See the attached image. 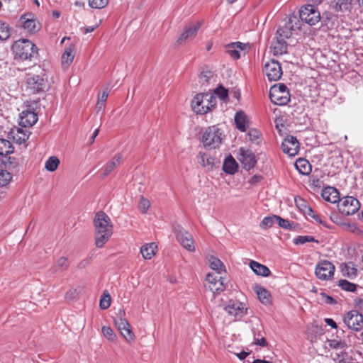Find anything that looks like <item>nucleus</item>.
<instances>
[{"label": "nucleus", "mask_w": 363, "mask_h": 363, "mask_svg": "<svg viewBox=\"0 0 363 363\" xmlns=\"http://www.w3.org/2000/svg\"><path fill=\"white\" fill-rule=\"evenodd\" d=\"M343 323L354 332L363 330V315L357 310H351L343 315Z\"/></svg>", "instance_id": "5"}, {"label": "nucleus", "mask_w": 363, "mask_h": 363, "mask_svg": "<svg viewBox=\"0 0 363 363\" xmlns=\"http://www.w3.org/2000/svg\"><path fill=\"white\" fill-rule=\"evenodd\" d=\"M256 292L259 301L267 305L271 302V295L269 292L262 286L256 287Z\"/></svg>", "instance_id": "34"}, {"label": "nucleus", "mask_w": 363, "mask_h": 363, "mask_svg": "<svg viewBox=\"0 0 363 363\" xmlns=\"http://www.w3.org/2000/svg\"><path fill=\"white\" fill-rule=\"evenodd\" d=\"M108 3V0H89V5L94 9H103Z\"/></svg>", "instance_id": "52"}, {"label": "nucleus", "mask_w": 363, "mask_h": 363, "mask_svg": "<svg viewBox=\"0 0 363 363\" xmlns=\"http://www.w3.org/2000/svg\"><path fill=\"white\" fill-rule=\"evenodd\" d=\"M199 163L208 169H212L214 164V159L207 154H201Z\"/></svg>", "instance_id": "42"}, {"label": "nucleus", "mask_w": 363, "mask_h": 363, "mask_svg": "<svg viewBox=\"0 0 363 363\" xmlns=\"http://www.w3.org/2000/svg\"><path fill=\"white\" fill-rule=\"evenodd\" d=\"M247 135L252 143L259 145L262 142V134L257 129H250L247 133Z\"/></svg>", "instance_id": "44"}, {"label": "nucleus", "mask_w": 363, "mask_h": 363, "mask_svg": "<svg viewBox=\"0 0 363 363\" xmlns=\"http://www.w3.org/2000/svg\"><path fill=\"white\" fill-rule=\"evenodd\" d=\"M296 169L303 175H308L311 172V165L308 160L298 158L295 162Z\"/></svg>", "instance_id": "31"}, {"label": "nucleus", "mask_w": 363, "mask_h": 363, "mask_svg": "<svg viewBox=\"0 0 363 363\" xmlns=\"http://www.w3.org/2000/svg\"><path fill=\"white\" fill-rule=\"evenodd\" d=\"M223 310L226 311L229 315L233 316L235 319H240L247 313V308L245 304L233 300H230L223 307Z\"/></svg>", "instance_id": "12"}, {"label": "nucleus", "mask_w": 363, "mask_h": 363, "mask_svg": "<svg viewBox=\"0 0 363 363\" xmlns=\"http://www.w3.org/2000/svg\"><path fill=\"white\" fill-rule=\"evenodd\" d=\"M239 160L241 162L243 167L247 170L253 168L257 163L255 154L251 150H245L243 148H240V150Z\"/></svg>", "instance_id": "17"}, {"label": "nucleus", "mask_w": 363, "mask_h": 363, "mask_svg": "<svg viewBox=\"0 0 363 363\" xmlns=\"http://www.w3.org/2000/svg\"><path fill=\"white\" fill-rule=\"evenodd\" d=\"M277 216H267L263 218L260 223V228L262 229H267L273 226L276 223Z\"/></svg>", "instance_id": "46"}, {"label": "nucleus", "mask_w": 363, "mask_h": 363, "mask_svg": "<svg viewBox=\"0 0 363 363\" xmlns=\"http://www.w3.org/2000/svg\"><path fill=\"white\" fill-rule=\"evenodd\" d=\"M262 179V177L260 175H254L250 180V183L251 184H255L259 182Z\"/></svg>", "instance_id": "64"}, {"label": "nucleus", "mask_w": 363, "mask_h": 363, "mask_svg": "<svg viewBox=\"0 0 363 363\" xmlns=\"http://www.w3.org/2000/svg\"><path fill=\"white\" fill-rule=\"evenodd\" d=\"M122 160L121 155H115L111 160L108 161L104 167V172L102 177H105L108 176L116 167L118 165Z\"/></svg>", "instance_id": "29"}, {"label": "nucleus", "mask_w": 363, "mask_h": 363, "mask_svg": "<svg viewBox=\"0 0 363 363\" xmlns=\"http://www.w3.org/2000/svg\"><path fill=\"white\" fill-rule=\"evenodd\" d=\"M301 211L307 216L311 217L313 214H315V213L312 209V208L308 205H304V208H301Z\"/></svg>", "instance_id": "61"}, {"label": "nucleus", "mask_w": 363, "mask_h": 363, "mask_svg": "<svg viewBox=\"0 0 363 363\" xmlns=\"http://www.w3.org/2000/svg\"><path fill=\"white\" fill-rule=\"evenodd\" d=\"M320 296L321 297V301L326 304L335 305L337 303L336 299L330 296H328L324 292H321Z\"/></svg>", "instance_id": "56"}, {"label": "nucleus", "mask_w": 363, "mask_h": 363, "mask_svg": "<svg viewBox=\"0 0 363 363\" xmlns=\"http://www.w3.org/2000/svg\"><path fill=\"white\" fill-rule=\"evenodd\" d=\"M2 163L5 168L8 169L11 174L18 171L19 162L18 159L14 157L6 155L2 160Z\"/></svg>", "instance_id": "30"}, {"label": "nucleus", "mask_w": 363, "mask_h": 363, "mask_svg": "<svg viewBox=\"0 0 363 363\" xmlns=\"http://www.w3.org/2000/svg\"><path fill=\"white\" fill-rule=\"evenodd\" d=\"M329 345L334 349H339L343 347L344 343L336 340H333L330 342Z\"/></svg>", "instance_id": "60"}, {"label": "nucleus", "mask_w": 363, "mask_h": 363, "mask_svg": "<svg viewBox=\"0 0 363 363\" xmlns=\"http://www.w3.org/2000/svg\"><path fill=\"white\" fill-rule=\"evenodd\" d=\"M234 119L236 128L241 132H245L248 123L246 114L242 111H238L235 115Z\"/></svg>", "instance_id": "26"}, {"label": "nucleus", "mask_w": 363, "mask_h": 363, "mask_svg": "<svg viewBox=\"0 0 363 363\" xmlns=\"http://www.w3.org/2000/svg\"><path fill=\"white\" fill-rule=\"evenodd\" d=\"M342 272L344 276L352 278L357 276V269L354 267L352 262H349L348 264H345L342 267Z\"/></svg>", "instance_id": "38"}, {"label": "nucleus", "mask_w": 363, "mask_h": 363, "mask_svg": "<svg viewBox=\"0 0 363 363\" xmlns=\"http://www.w3.org/2000/svg\"><path fill=\"white\" fill-rule=\"evenodd\" d=\"M351 1L352 0H333L331 4L337 11H345L349 9Z\"/></svg>", "instance_id": "39"}, {"label": "nucleus", "mask_w": 363, "mask_h": 363, "mask_svg": "<svg viewBox=\"0 0 363 363\" xmlns=\"http://www.w3.org/2000/svg\"><path fill=\"white\" fill-rule=\"evenodd\" d=\"M69 267V261L66 257H60L57 259L54 265L55 272H65L68 269Z\"/></svg>", "instance_id": "35"}, {"label": "nucleus", "mask_w": 363, "mask_h": 363, "mask_svg": "<svg viewBox=\"0 0 363 363\" xmlns=\"http://www.w3.org/2000/svg\"><path fill=\"white\" fill-rule=\"evenodd\" d=\"M213 273H208L206 276V280L208 282V288L213 292H220L225 289V279Z\"/></svg>", "instance_id": "14"}, {"label": "nucleus", "mask_w": 363, "mask_h": 363, "mask_svg": "<svg viewBox=\"0 0 363 363\" xmlns=\"http://www.w3.org/2000/svg\"><path fill=\"white\" fill-rule=\"evenodd\" d=\"M201 27V23L196 22L195 23H191L187 26L180 37L177 40V43L182 44L184 41L188 39L193 38L197 33L199 29Z\"/></svg>", "instance_id": "21"}, {"label": "nucleus", "mask_w": 363, "mask_h": 363, "mask_svg": "<svg viewBox=\"0 0 363 363\" xmlns=\"http://www.w3.org/2000/svg\"><path fill=\"white\" fill-rule=\"evenodd\" d=\"M111 297L110 294L106 291L104 292L99 302V306L101 309L106 310L111 306Z\"/></svg>", "instance_id": "47"}, {"label": "nucleus", "mask_w": 363, "mask_h": 363, "mask_svg": "<svg viewBox=\"0 0 363 363\" xmlns=\"http://www.w3.org/2000/svg\"><path fill=\"white\" fill-rule=\"evenodd\" d=\"M250 267L252 270L259 276L268 277L271 274V271L267 266L263 265L256 261H250Z\"/></svg>", "instance_id": "28"}, {"label": "nucleus", "mask_w": 363, "mask_h": 363, "mask_svg": "<svg viewBox=\"0 0 363 363\" xmlns=\"http://www.w3.org/2000/svg\"><path fill=\"white\" fill-rule=\"evenodd\" d=\"M95 231L102 233L105 230L113 231V225L108 216L104 211H99L96 213L94 219Z\"/></svg>", "instance_id": "10"}, {"label": "nucleus", "mask_w": 363, "mask_h": 363, "mask_svg": "<svg viewBox=\"0 0 363 363\" xmlns=\"http://www.w3.org/2000/svg\"><path fill=\"white\" fill-rule=\"evenodd\" d=\"M11 134L16 143L19 145L24 143L29 138V135L22 128H17L16 133L12 131Z\"/></svg>", "instance_id": "36"}, {"label": "nucleus", "mask_w": 363, "mask_h": 363, "mask_svg": "<svg viewBox=\"0 0 363 363\" xmlns=\"http://www.w3.org/2000/svg\"><path fill=\"white\" fill-rule=\"evenodd\" d=\"M276 223H277L279 227L283 228L284 229L291 228V224L290 223L289 220L284 219L279 216H277Z\"/></svg>", "instance_id": "57"}, {"label": "nucleus", "mask_w": 363, "mask_h": 363, "mask_svg": "<svg viewBox=\"0 0 363 363\" xmlns=\"http://www.w3.org/2000/svg\"><path fill=\"white\" fill-rule=\"evenodd\" d=\"M252 333L254 341L253 343L256 345L264 347L268 345V343L264 337V331L263 327L260 324H257L252 328Z\"/></svg>", "instance_id": "23"}, {"label": "nucleus", "mask_w": 363, "mask_h": 363, "mask_svg": "<svg viewBox=\"0 0 363 363\" xmlns=\"http://www.w3.org/2000/svg\"><path fill=\"white\" fill-rule=\"evenodd\" d=\"M248 46L241 42H234L225 45L226 52L234 60H238L240 57V51H245Z\"/></svg>", "instance_id": "20"}, {"label": "nucleus", "mask_w": 363, "mask_h": 363, "mask_svg": "<svg viewBox=\"0 0 363 363\" xmlns=\"http://www.w3.org/2000/svg\"><path fill=\"white\" fill-rule=\"evenodd\" d=\"M102 332L104 335L107 337L110 340H113L115 337V335L113 333V330L110 327L104 326L102 328Z\"/></svg>", "instance_id": "58"}, {"label": "nucleus", "mask_w": 363, "mask_h": 363, "mask_svg": "<svg viewBox=\"0 0 363 363\" xmlns=\"http://www.w3.org/2000/svg\"><path fill=\"white\" fill-rule=\"evenodd\" d=\"M263 71L269 81L279 80L283 74L281 64L274 59L264 64Z\"/></svg>", "instance_id": "9"}, {"label": "nucleus", "mask_w": 363, "mask_h": 363, "mask_svg": "<svg viewBox=\"0 0 363 363\" xmlns=\"http://www.w3.org/2000/svg\"><path fill=\"white\" fill-rule=\"evenodd\" d=\"M12 50L16 56L22 60H31L38 55L34 43L27 39H21L14 43Z\"/></svg>", "instance_id": "2"}, {"label": "nucleus", "mask_w": 363, "mask_h": 363, "mask_svg": "<svg viewBox=\"0 0 363 363\" xmlns=\"http://www.w3.org/2000/svg\"><path fill=\"white\" fill-rule=\"evenodd\" d=\"M335 266L328 260L319 262L315 267V276L321 280H328L330 279L335 272Z\"/></svg>", "instance_id": "11"}, {"label": "nucleus", "mask_w": 363, "mask_h": 363, "mask_svg": "<svg viewBox=\"0 0 363 363\" xmlns=\"http://www.w3.org/2000/svg\"><path fill=\"white\" fill-rule=\"evenodd\" d=\"M23 19V27L29 32H34L36 30V21L34 19L26 18L24 16L21 17Z\"/></svg>", "instance_id": "49"}, {"label": "nucleus", "mask_w": 363, "mask_h": 363, "mask_svg": "<svg viewBox=\"0 0 363 363\" xmlns=\"http://www.w3.org/2000/svg\"><path fill=\"white\" fill-rule=\"evenodd\" d=\"M27 89L31 94L43 92L46 88L45 79L40 75L28 77L26 81Z\"/></svg>", "instance_id": "13"}, {"label": "nucleus", "mask_w": 363, "mask_h": 363, "mask_svg": "<svg viewBox=\"0 0 363 363\" xmlns=\"http://www.w3.org/2000/svg\"><path fill=\"white\" fill-rule=\"evenodd\" d=\"M359 207V201L353 196H345L338 201V211L345 216L354 214Z\"/></svg>", "instance_id": "6"}, {"label": "nucleus", "mask_w": 363, "mask_h": 363, "mask_svg": "<svg viewBox=\"0 0 363 363\" xmlns=\"http://www.w3.org/2000/svg\"><path fill=\"white\" fill-rule=\"evenodd\" d=\"M108 91H104L101 94H99L98 101L105 103L108 98Z\"/></svg>", "instance_id": "63"}, {"label": "nucleus", "mask_w": 363, "mask_h": 363, "mask_svg": "<svg viewBox=\"0 0 363 363\" xmlns=\"http://www.w3.org/2000/svg\"><path fill=\"white\" fill-rule=\"evenodd\" d=\"M213 72L209 70L202 71L199 75V79L201 82L204 84H208L209 80L213 77Z\"/></svg>", "instance_id": "55"}, {"label": "nucleus", "mask_w": 363, "mask_h": 363, "mask_svg": "<svg viewBox=\"0 0 363 363\" xmlns=\"http://www.w3.org/2000/svg\"><path fill=\"white\" fill-rule=\"evenodd\" d=\"M150 206V201L147 199H145L143 196H141L139 204H138V208L140 211L142 213H145L148 208Z\"/></svg>", "instance_id": "53"}, {"label": "nucleus", "mask_w": 363, "mask_h": 363, "mask_svg": "<svg viewBox=\"0 0 363 363\" xmlns=\"http://www.w3.org/2000/svg\"><path fill=\"white\" fill-rule=\"evenodd\" d=\"M38 121L37 114L29 108L20 113V125L22 127L33 126Z\"/></svg>", "instance_id": "22"}, {"label": "nucleus", "mask_w": 363, "mask_h": 363, "mask_svg": "<svg viewBox=\"0 0 363 363\" xmlns=\"http://www.w3.org/2000/svg\"><path fill=\"white\" fill-rule=\"evenodd\" d=\"M300 18L302 21L313 26L320 21V12L313 5L308 4L301 8L299 13Z\"/></svg>", "instance_id": "8"}, {"label": "nucleus", "mask_w": 363, "mask_h": 363, "mask_svg": "<svg viewBox=\"0 0 363 363\" xmlns=\"http://www.w3.org/2000/svg\"><path fill=\"white\" fill-rule=\"evenodd\" d=\"M342 290L349 291V292H354L357 290V285L350 282L346 279H340L338 281L337 284Z\"/></svg>", "instance_id": "41"}, {"label": "nucleus", "mask_w": 363, "mask_h": 363, "mask_svg": "<svg viewBox=\"0 0 363 363\" xmlns=\"http://www.w3.org/2000/svg\"><path fill=\"white\" fill-rule=\"evenodd\" d=\"M214 94H216L222 100H225L228 96V89L221 85H220L214 90Z\"/></svg>", "instance_id": "54"}, {"label": "nucleus", "mask_w": 363, "mask_h": 363, "mask_svg": "<svg viewBox=\"0 0 363 363\" xmlns=\"http://www.w3.org/2000/svg\"><path fill=\"white\" fill-rule=\"evenodd\" d=\"M309 242H318L315 238L311 235H299L294 239V243L296 245H303Z\"/></svg>", "instance_id": "50"}, {"label": "nucleus", "mask_w": 363, "mask_h": 363, "mask_svg": "<svg viewBox=\"0 0 363 363\" xmlns=\"http://www.w3.org/2000/svg\"><path fill=\"white\" fill-rule=\"evenodd\" d=\"M321 196L326 201L335 203L340 200L338 190L333 186H327L322 190Z\"/></svg>", "instance_id": "24"}, {"label": "nucleus", "mask_w": 363, "mask_h": 363, "mask_svg": "<svg viewBox=\"0 0 363 363\" xmlns=\"http://www.w3.org/2000/svg\"><path fill=\"white\" fill-rule=\"evenodd\" d=\"M177 240L184 248L192 252L195 250L192 235L184 229L178 230L176 233Z\"/></svg>", "instance_id": "18"}, {"label": "nucleus", "mask_w": 363, "mask_h": 363, "mask_svg": "<svg viewBox=\"0 0 363 363\" xmlns=\"http://www.w3.org/2000/svg\"><path fill=\"white\" fill-rule=\"evenodd\" d=\"M13 147L8 140L0 138V155H8L12 153Z\"/></svg>", "instance_id": "37"}, {"label": "nucleus", "mask_w": 363, "mask_h": 363, "mask_svg": "<svg viewBox=\"0 0 363 363\" xmlns=\"http://www.w3.org/2000/svg\"><path fill=\"white\" fill-rule=\"evenodd\" d=\"M113 231L105 230L102 233H99L96 232L95 235V244L98 248L102 247L104 244L109 240L111 236L112 235Z\"/></svg>", "instance_id": "32"}, {"label": "nucleus", "mask_w": 363, "mask_h": 363, "mask_svg": "<svg viewBox=\"0 0 363 363\" xmlns=\"http://www.w3.org/2000/svg\"><path fill=\"white\" fill-rule=\"evenodd\" d=\"M216 105V98L210 93L196 94L191 101L193 110L198 114H206Z\"/></svg>", "instance_id": "1"}, {"label": "nucleus", "mask_w": 363, "mask_h": 363, "mask_svg": "<svg viewBox=\"0 0 363 363\" xmlns=\"http://www.w3.org/2000/svg\"><path fill=\"white\" fill-rule=\"evenodd\" d=\"M210 267L215 271H217L218 274H220L223 270H225V266L223 262L218 258L211 257L209 259Z\"/></svg>", "instance_id": "43"}, {"label": "nucleus", "mask_w": 363, "mask_h": 363, "mask_svg": "<svg viewBox=\"0 0 363 363\" xmlns=\"http://www.w3.org/2000/svg\"><path fill=\"white\" fill-rule=\"evenodd\" d=\"M11 172L7 170L0 169V186H4L11 182Z\"/></svg>", "instance_id": "45"}, {"label": "nucleus", "mask_w": 363, "mask_h": 363, "mask_svg": "<svg viewBox=\"0 0 363 363\" xmlns=\"http://www.w3.org/2000/svg\"><path fill=\"white\" fill-rule=\"evenodd\" d=\"M124 315L125 311L120 309L118 317L114 319V323L121 335L127 341H131L134 338V334L131 330L130 325L128 320L124 318Z\"/></svg>", "instance_id": "7"}, {"label": "nucleus", "mask_w": 363, "mask_h": 363, "mask_svg": "<svg viewBox=\"0 0 363 363\" xmlns=\"http://www.w3.org/2000/svg\"><path fill=\"white\" fill-rule=\"evenodd\" d=\"M73 51L71 48H67L62 55V63L69 65L74 59Z\"/></svg>", "instance_id": "48"}, {"label": "nucleus", "mask_w": 363, "mask_h": 363, "mask_svg": "<svg viewBox=\"0 0 363 363\" xmlns=\"http://www.w3.org/2000/svg\"><path fill=\"white\" fill-rule=\"evenodd\" d=\"M223 131L216 125L208 127L203 133L202 143L205 147L216 149L223 140Z\"/></svg>", "instance_id": "3"}, {"label": "nucleus", "mask_w": 363, "mask_h": 363, "mask_svg": "<svg viewBox=\"0 0 363 363\" xmlns=\"http://www.w3.org/2000/svg\"><path fill=\"white\" fill-rule=\"evenodd\" d=\"M322 23L328 29H333L337 24V16L330 13H324Z\"/></svg>", "instance_id": "33"}, {"label": "nucleus", "mask_w": 363, "mask_h": 363, "mask_svg": "<svg viewBox=\"0 0 363 363\" xmlns=\"http://www.w3.org/2000/svg\"><path fill=\"white\" fill-rule=\"evenodd\" d=\"M157 250V245L155 242H150L143 245L140 247V253L145 259H150L155 255Z\"/></svg>", "instance_id": "27"}, {"label": "nucleus", "mask_w": 363, "mask_h": 363, "mask_svg": "<svg viewBox=\"0 0 363 363\" xmlns=\"http://www.w3.org/2000/svg\"><path fill=\"white\" fill-rule=\"evenodd\" d=\"M325 323H326L328 325L330 326L331 328H334V329H335V328H337V323H335V320H333L332 318H325Z\"/></svg>", "instance_id": "62"}, {"label": "nucleus", "mask_w": 363, "mask_h": 363, "mask_svg": "<svg viewBox=\"0 0 363 363\" xmlns=\"http://www.w3.org/2000/svg\"><path fill=\"white\" fill-rule=\"evenodd\" d=\"M288 45L281 37H274L270 45V50L275 56L282 55L287 52Z\"/></svg>", "instance_id": "19"}, {"label": "nucleus", "mask_w": 363, "mask_h": 363, "mask_svg": "<svg viewBox=\"0 0 363 363\" xmlns=\"http://www.w3.org/2000/svg\"><path fill=\"white\" fill-rule=\"evenodd\" d=\"M283 152L289 156H295L299 150V143L293 135L286 136L281 144Z\"/></svg>", "instance_id": "16"}, {"label": "nucleus", "mask_w": 363, "mask_h": 363, "mask_svg": "<svg viewBox=\"0 0 363 363\" xmlns=\"http://www.w3.org/2000/svg\"><path fill=\"white\" fill-rule=\"evenodd\" d=\"M238 169V164L233 156H228L223 164V170L228 174H234Z\"/></svg>", "instance_id": "25"}, {"label": "nucleus", "mask_w": 363, "mask_h": 363, "mask_svg": "<svg viewBox=\"0 0 363 363\" xmlns=\"http://www.w3.org/2000/svg\"><path fill=\"white\" fill-rule=\"evenodd\" d=\"M10 36L9 27L6 23L0 24V40H5Z\"/></svg>", "instance_id": "51"}, {"label": "nucleus", "mask_w": 363, "mask_h": 363, "mask_svg": "<svg viewBox=\"0 0 363 363\" xmlns=\"http://www.w3.org/2000/svg\"><path fill=\"white\" fill-rule=\"evenodd\" d=\"M269 96L271 101L279 106H285L290 101L289 91L284 84L280 83L272 86Z\"/></svg>", "instance_id": "4"}, {"label": "nucleus", "mask_w": 363, "mask_h": 363, "mask_svg": "<svg viewBox=\"0 0 363 363\" xmlns=\"http://www.w3.org/2000/svg\"><path fill=\"white\" fill-rule=\"evenodd\" d=\"M59 164V159L55 156H51L46 160L45 168L49 172H54L57 169Z\"/></svg>", "instance_id": "40"}, {"label": "nucleus", "mask_w": 363, "mask_h": 363, "mask_svg": "<svg viewBox=\"0 0 363 363\" xmlns=\"http://www.w3.org/2000/svg\"><path fill=\"white\" fill-rule=\"evenodd\" d=\"M296 21H298L296 16L290 18L284 26L279 28L277 30L276 37H281V38H284L285 40L289 38L291 36L292 30L299 29L300 28V26L297 25Z\"/></svg>", "instance_id": "15"}, {"label": "nucleus", "mask_w": 363, "mask_h": 363, "mask_svg": "<svg viewBox=\"0 0 363 363\" xmlns=\"http://www.w3.org/2000/svg\"><path fill=\"white\" fill-rule=\"evenodd\" d=\"M90 263H91V257L85 258V259L81 260L77 264V268L79 269H85L87 266H89L90 264Z\"/></svg>", "instance_id": "59"}]
</instances>
